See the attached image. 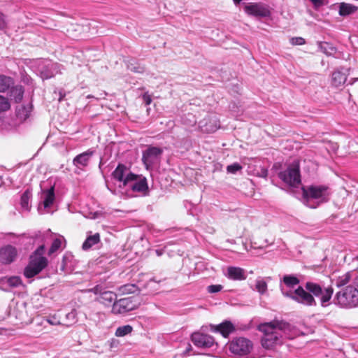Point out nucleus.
I'll list each match as a JSON object with an SVG mask.
<instances>
[{"label": "nucleus", "instance_id": "nucleus-25", "mask_svg": "<svg viewBox=\"0 0 358 358\" xmlns=\"http://www.w3.org/2000/svg\"><path fill=\"white\" fill-rule=\"evenodd\" d=\"M100 241V235L99 233H96L94 235L89 236L87 237L84 243H83L82 248L84 250H87L91 248L93 245L97 244Z\"/></svg>", "mask_w": 358, "mask_h": 358}, {"label": "nucleus", "instance_id": "nucleus-23", "mask_svg": "<svg viewBox=\"0 0 358 358\" xmlns=\"http://www.w3.org/2000/svg\"><path fill=\"white\" fill-rule=\"evenodd\" d=\"M31 105H21L16 108V116L20 121H24L27 120L31 111Z\"/></svg>", "mask_w": 358, "mask_h": 358}, {"label": "nucleus", "instance_id": "nucleus-50", "mask_svg": "<svg viewBox=\"0 0 358 358\" xmlns=\"http://www.w3.org/2000/svg\"><path fill=\"white\" fill-rule=\"evenodd\" d=\"M66 259H67V257L65 255L62 258V265H61V267H60V270L62 271H64V270H65Z\"/></svg>", "mask_w": 358, "mask_h": 358}, {"label": "nucleus", "instance_id": "nucleus-40", "mask_svg": "<svg viewBox=\"0 0 358 358\" xmlns=\"http://www.w3.org/2000/svg\"><path fill=\"white\" fill-rule=\"evenodd\" d=\"M223 287L221 285H211L208 286L207 291L209 293H217L222 289Z\"/></svg>", "mask_w": 358, "mask_h": 358}, {"label": "nucleus", "instance_id": "nucleus-42", "mask_svg": "<svg viewBox=\"0 0 358 358\" xmlns=\"http://www.w3.org/2000/svg\"><path fill=\"white\" fill-rule=\"evenodd\" d=\"M7 26V20L5 15L0 12V31L4 29Z\"/></svg>", "mask_w": 358, "mask_h": 358}, {"label": "nucleus", "instance_id": "nucleus-32", "mask_svg": "<svg viewBox=\"0 0 358 358\" xmlns=\"http://www.w3.org/2000/svg\"><path fill=\"white\" fill-rule=\"evenodd\" d=\"M283 282L289 287H294L299 283V280L294 275H285L283 277Z\"/></svg>", "mask_w": 358, "mask_h": 358}, {"label": "nucleus", "instance_id": "nucleus-53", "mask_svg": "<svg viewBox=\"0 0 358 358\" xmlns=\"http://www.w3.org/2000/svg\"><path fill=\"white\" fill-rule=\"evenodd\" d=\"M357 259H358V256H357Z\"/></svg>", "mask_w": 358, "mask_h": 358}, {"label": "nucleus", "instance_id": "nucleus-52", "mask_svg": "<svg viewBox=\"0 0 358 358\" xmlns=\"http://www.w3.org/2000/svg\"><path fill=\"white\" fill-rule=\"evenodd\" d=\"M243 0H233L235 5L239 4Z\"/></svg>", "mask_w": 358, "mask_h": 358}, {"label": "nucleus", "instance_id": "nucleus-43", "mask_svg": "<svg viewBox=\"0 0 358 358\" xmlns=\"http://www.w3.org/2000/svg\"><path fill=\"white\" fill-rule=\"evenodd\" d=\"M45 320H46V322L48 323H49L51 325H59V324H61V322H59V320H58L57 319V317L55 316H52V317H47L45 319Z\"/></svg>", "mask_w": 358, "mask_h": 358}, {"label": "nucleus", "instance_id": "nucleus-47", "mask_svg": "<svg viewBox=\"0 0 358 358\" xmlns=\"http://www.w3.org/2000/svg\"><path fill=\"white\" fill-rule=\"evenodd\" d=\"M315 7H320L324 5V0H311Z\"/></svg>", "mask_w": 358, "mask_h": 358}, {"label": "nucleus", "instance_id": "nucleus-34", "mask_svg": "<svg viewBox=\"0 0 358 358\" xmlns=\"http://www.w3.org/2000/svg\"><path fill=\"white\" fill-rule=\"evenodd\" d=\"M255 289L260 294H264L267 291V283L263 279H257Z\"/></svg>", "mask_w": 358, "mask_h": 358}, {"label": "nucleus", "instance_id": "nucleus-12", "mask_svg": "<svg viewBox=\"0 0 358 358\" xmlns=\"http://www.w3.org/2000/svg\"><path fill=\"white\" fill-rule=\"evenodd\" d=\"M137 303L133 297H126L117 300L113 303L111 312L115 315L124 314L137 308Z\"/></svg>", "mask_w": 358, "mask_h": 358}, {"label": "nucleus", "instance_id": "nucleus-41", "mask_svg": "<svg viewBox=\"0 0 358 358\" xmlns=\"http://www.w3.org/2000/svg\"><path fill=\"white\" fill-rule=\"evenodd\" d=\"M45 246L44 245H40L30 256H35L36 257H44Z\"/></svg>", "mask_w": 358, "mask_h": 358}, {"label": "nucleus", "instance_id": "nucleus-14", "mask_svg": "<svg viewBox=\"0 0 358 358\" xmlns=\"http://www.w3.org/2000/svg\"><path fill=\"white\" fill-rule=\"evenodd\" d=\"M191 340L195 346L201 349H208L214 345H217L212 336L200 332L193 333L191 336Z\"/></svg>", "mask_w": 358, "mask_h": 358}, {"label": "nucleus", "instance_id": "nucleus-22", "mask_svg": "<svg viewBox=\"0 0 358 358\" xmlns=\"http://www.w3.org/2000/svg\"><path fill=\"white\" fill-rule=\"evenodd\" d=\"M129 187L136 192H144L148 190V183L145 178H141L137 180V178L133 182H130L128 185Z\"/></svg>", "mask_w": 358, "mask_h": 358}, {"label": "nucleus", "instance_id": "nucleus-44", "mask_svg": "<svg viewBox=\"0 0 358 358\" xmlns=\"http://www.w3.org/2000/svg\"><path fill=\"white\" fill-rule=\"evenodd\" d=\"M291 41L293 45H303L306 42L305 39L302 37L292 38Z\"/></svg>", "mask_w": 358, "mask_h": 358}, {"label": "nucleus", "instance_id": "nucleus-48", "mask_svg": "<svg viewBox=\"0 0 358 358\" xmlns=\"http://www.w3.org/2000/svg\"><path fill=\"white\" fill-rule=\"evenodd\" d=\"M58 94H59V97H58V101L59 102H61L64 98L66 96V92L64 90H60L58 92Z\"/></svg>", "mask_w": 358, "mask_h": 358}, {"label": "nucleus", "instance_id": "nucleus-35", "mask_svg": "<svg viewBox=\"0 0 358 358\" xmlns=\"http://www.w3.org/2000/svg\"><path fill=\"white\" fill-rule=\"evenodd\" d=\"M62 238V237H59V238H56L54 239V241H52L51 246L48 250L49 255H51L52 254H53L54 252L57 251L61 248Z\"/></svg>", "mask_w": 358, "mask_h": 358}, {"label": "nucleus", "instance_id": "nucleus-11", "mask_svg": "<svg viewBox=\"0 0 358 358\" xmlns=\"http://www.w3.org/2000/svg\"><path fill=\"white\" fill-rule=\"evenodd\" d=\"M163 150L158 147L148 146L143 152L142 161L146 169L151 168L159 161Z\"/></svg>", "mask_w": 358, "mask_h": 358}, {"label": "nucleus", "instance_id": "nucleus-9", "mask_svg": "<svg viewBox=\"0 0 358 358\" xmlns=\"http://www.w3.org/2000/svg\"><path fill=\"white\" fill-rule=\"evenodd\" d=\"M244 11L248 15L257 18L269 17L271 15L270 6L263 2L245 3Z\"/></svg>", "mask_w": 358, "mask_h": 358}, {"label": "nucleus", "instance_id": "nucleus-39", "mask_svg": "<svg viewBox=\"0 0 358 358\" xmlns=\"http://www.w3.org/2000/svg\"><path fill=\"white\" fill-rule=\"evenodd\" d=\"M76 315L77 314L75 310H71V312L66 315V318L68 320L66 326L72 325L73 324L76 322Z\"/></svg>", "mask_w": 358, "mask_h": 358}, {"label": "nucleus", "instance_id": "nucleus-20", "mask_svg": "<svg viewBox=\"0 0 358 358\" xmlns=\"http://www.w3.org/2000/svg\"><path fill=\"white\" fill-rule=\"evenodd\" d=\"M227 276L233 280H243L246 278L243 268L235 266H229L227 268Z\"/></svg>", "mask_w": 358, "mask_h": 358}, {"label": "nucleus", "instance_id": "nucleus-1", "mask_svg": "<svg viewBox=\"0 0 358 358\" xmlns=\"http://www.w3.org/2000/svg\"><path fill=\"white\" fill-rule=\"evenodd\" d=\"M281 291L284 296L307 306H315L317 305L314 298L315 296L320 298V304L322 307H327L329 305V301L334 294V289L331 286L324 287L314 282H307L304 287L299 286L294 292H285L282 288Z\"/></svg>", "mask_w": 358, "mask_h": 358}, {"label": "nucleus", "instance_id": "nucleus-46", "mask_svg": "<svg viewBox=\"0 0 358 358\" xmlns=\"http://www.w3.org/2000/svg\"><path fill=\"white\" fill-rule=\"evenodd\" d=\"M143 100L146 106L150 105L152 102V99H151L150 96L149 94H148L147 93H145L143 95Z\"/></svg>", "mask_w": 358, "mask_h": 358}, {"label": "nucleus", "instance_id": "nucleus-54", "mask_svg": "<svg viewBox=\"0 0 358 358\" xmlns=\"http://www.w3.org/2000/svg\"><path fill=\"white\" fill-rule=\"evenodd\" d=\"M357 80H358V78Z\"/></svg>", "mask_w": 358, "mask_h": 358}, {"label": "nucleus", "instance_id": "nucleus-10", "mask_svg": "<svg viewBox=\"0 0 358 358\" xmlns=\"http://www.w3.org/2000/svg\"><path fill=\"white\" fill-rule=\"evenodd\" d=\"M112 176L116 180L122 182L120 187H124L129 185L130 182L135 180L138 176L131 173L126 165L119 164L116 169L112 173Z\"/></svg>", "mask_w": 358, "mask_h": 358}, {"label": "nucleus", "instance_id": "nucleus-36", "mask_svg": "<svg viewBox=\"0 0 358 358\" xmlns=\"http://www.w3.org/2000/svg\"><path fill=\"white\" fill-rule=\"evenodd\" d=\"M10 103L7 98L0 95V112H3L9 110Z\"/></svg>", "mask_w": 358, "mask_h": 358}, {"label": "nucleus", "instance_id": "nucleus-27", "mask_svg": "<svg viewBox=\"0 0 358 358\" xmlns=\"http://www.w3.org/2000/svg\"><path fill=\"white\" fill-rule=\"evenodd\" d=\"M319 48L320 50L327 56H333L337 51L336 47L327 42H320L319 44Z\"/></svg>", "mask_w": 358, "mask_h": 358}, {"label": "nucleus", "instance_id": "nucleus-7", "mask_svg": "<svg viewBox=\"0 0 358 358\" xmlns=\"http://www.w3.org/2000/svg\"><path fill=\"white\" fill-rule=\"evenodd\" d=\"M87 292H92L96 295L95 301L105 306H113V303L117 301V294L112 291L107 290L101 285H97L92 288L88 289Z\"/></svg>", "mask_w": 358, "mask_h": 358}, {"label": "nucleus", "instance_id": "nucleus-28", "mask_svg": "<svg viewBox=\"0 0 358 358\" xmlns=\"http://www.w3.org/2000/svg\"><path fill=\"white\" fill-rule=\"evenodd\" d=\"M2 282L10 287H17L22 284V280L19 276L5 278L2 280Z\"/></svg>", "mask_w": 358, "mask_h": 358}, {"label": "nucleus", "instance_id": "nucleus-8", "mask_svg": "<svg viewBox=\"0 0 358 358\" xmlns=\"http://www.w3.org/2000/svg\"><path fill=\"white\" fill-rule=\"evenodd\" d=\"M48 264V260L45 257L30 256L29 263L24 269V275L27 278H33L41 272Z\"/></svg>", "mask_w": 358, "mask_h": 358}, {"label": "nucleus", "instance_id": "nucleus-49", "mask_svg": "<svg viewBox=\"0 0 358 358\" xmlns=\"http://www.w3.org/2000/svg\"><path fill=\"white\" fill-rule=\"evenodd\" d=\"M259 176L262 178H266L268 176V170L266 169H262Z\"/></svg>", "mask_w": 358, "mask_h": 358}, {"label": "nucleus", "instance_id": "nucleus-24", "mask_svg": "<svg viewBox=\"0 0 358 358\" xmlns=\"http://www.w3.org/2000/svg\"><path fill=\"white\" fill-rule=\"evenodd\" d=\"M55 187L52 186L50 189L44 191L43 206L45 208L50 207L55 201Z\"/></svg>", "mask_w": 358, "mask_h": 358}, {"label": "nucleus", "instance_id": "nucleus-3", "mask_svg": "<svg viewBox=\"0 0 358 358\" xmlns=\"http://www.w3.org/2000/svg\"><path fill=\"white\" fill-rule=\"evenodd\" d=\"M302 192L303 203L310 208H315L328 202L331 194L329 186L325 185L303 187Z\"/></svg>", "mask_w": 358, "mask_h": 358}, {"label": "nucleus", "instance_id": "nucleus-5", "mask_svg": "<svg viewBox=\"0 0 358 358\" xmlns=\"http://www.w3.org/2000/svg\"><path fill=\"white\" fill-rule=\"evenodd\" d=\"M278 177L289 186L297 187L301 182L299 163L294 162L286 169L280 171Z\"/></svg>", "mask_w": 358, "mask_h": 358}, {"label": "nucleus", "instance_id": "nucleus-30", "mask_svg": "<svg viewBox=\"0 0 358 358\" xmlns=\"http://www.w3.org/2000/svg\"><path fill=\"white\" fill-rule=\"evenodd\" d=\"M31 197V192L28 189L24 191L20 198V205L23 209L29 210V200Z\"/></svg>", "mask_w": 358, "mask_h": 358}, {"label": "nucleus", "instance_id": "nucleus-13", "mask_svg": "<svg viewBox=\"0 0 358 358\" xmlns=\"http://www.w3.org/2000/svg\"><path fill=\"white\" fill-rule=\"evenodd\" d=\"M27 305L25 301H17L11 310L10 314L18 320L21 324H30L33 320L31 315L29 314Z\"/></svg>", "mask_w": 358, "mask_h": 358}, {"label": "nucleus", "instance_id": "nucleus-2", "mask_svg": "<svg viewBox=\"0 0 358 358\" xmlns=\"http://www.w3.org/2000/svg\"><path fill=\"white\" fill-rule=\"evenodd\" d=\"M257 329L264 334L261 343L267 350L282 345L285 338H289L288 331L290 330V324L283 321L273 320L262 323L258 325Z\"/></svg>", "mask_w": 358, "mask_h": 358}, {"label": "nucleus", "instance_id": "nucleus-19", "mask_svg": "<svg viewBox=\"0 0 358 358\" xmlns=\"http://www.w3.org/2000/svg\"><path fill=\"white\" fill-rule=\"evenodd\" d=\"M342 70L343 68L338 69L332 73L331 84L336 87L344 85L347 80V75Z\"/></svg>", "mask_w": 358, "mask_h": 358}, {"label": "nucleus", "instance_id": "nucleus-31", "mask_svg": "<svg viewBox=\"0 0 358 358\" xmlns=\"http://www.w3.org/2000/svg\"><path fill=\"white\" fill-rule=\"evenodd\" d=\"M133 331V327L129 325H124L119 327L115 331V336L117 337H122L129 334Z\"/></svg>", "mask_w": 358, "mask_h": 358}, {"label": "nucleus", "instance_id": "nucleus-4", "mask_svg": "<svg viewBox=\"0 0 358 358\" xmlns=\"http://www.w3.org/2000/svg\"><path fill=\"white\" fill-rule=\"evenodd\" d=\"M335 303L342 308H353L358 306V287L348 285L335 296Z\"/></svg>", "mask_w": 358, "mask_h": 358}, {"label": "nucleus", "instance_id": "nucleus-37", "mask_svg": "<svg viewBox=\"0 0 358 358\" xmlns=\"http://www.w3.org/2000/svg\"><path fill=\"white\" fill-rule=\"evenodd\" d=\"M243 169L242 166L236 162L227 166V171L229 173L235 174Z\"/></svg>", "mask_w": 358, "mask_h": 358}, {"label": "nucleus", "instance_id": "nucleus-6", "mask_svg": "<svg viewBox=\"0 0 358 358\" xmlns=\"http://www.w3.org/2000/svg\"><path fill=\"white\" fill-rule=\"evenodd\" d=\"M229 348L236 355L246 356L252 350L253 343L247 338L236 337L229 342Z\"/></svg>", "mask_w": 358, "mask_h": 358}, {"label": "nucleus", "instance_id": "nucleus-17", "mask_svg": "<svg viewBox=\"0 0 358 358\" xmlns=\"http://www.w3.org/2000/svg\"><path fill=\"white\" fill-rule=\"evenodd\" d=\"M17 250L15 247L8 245L0 250V261L5 264H10L17 257Z\"/></svg>", "mask_w": 358, "mask_h": 358}, {"label": "nucleus", "instance_id": "nucleus-29", "mask_svg": "<svg viewBox=\"0 0 358 358\" xmlns=\"http://www.w3.org/2000/svg\"><path fill=\"white\" fill-rule=\"evenodd\" d=\"M351 273L347 272L341 276L335 279V284L337 287H341L346 285L351 279Z\"/></svg>", "mask_w": 358, "mask_h": 358}, {"label": "nucleus", "instance_id": "nucleus-26", "mask_svg": "<svg viewBox=\"0 0 358 358\" xmlns=\"http://www.w3.org/2000/svg\"><path fill=\"white\" fill-rule=\"evenodd\" d=\"M24 87L22 85H16L10 89V96L13 98L16 103L20 102L23 99Z\"/></svg>", "mask_w": 358, "mask_h": 358}, {"label": "nucleus", "instance_id": "nucleus-16", "mask_svg": "<svg viewBox=\"0 0 358 358\" xmlns=\"http://www.w3.org/2000/svg\"><path fill=\"white\" fill-rule=\"evenodd\" d=\"M57 64L53 63L50 61H43L40 67V73L43 79H49L52 78L57 71Z\"/></svg>", "mask_w": 358, "mask_h": 358}, {"label": "nucleus", "instance_id": "nucleus-15", "mask_svg": "<svg viewBox=\"0 0 358 358\" xmlns=\"http://www.w3.org/2000/svg\"><path fill=\"white\" fill-rule=\"evenodd\" d=\"M210 329L213 332L220 333L224 338H228L236 331V327L231 321L224 320L217 325L210 324Z\"/></svg>", "mask_w": 358, "mask_h": 358}, {"label": "nucleus", "instance_id": "nucleus-33", "mask_svg": "<svg viewBox=\"0 0 358 358\" xmlns=\"http://www.w3.org/2000/svg\"><path fill=\"white\" fill-rule=\"evenodd\" d=\"M11 83V78L6 76H0V92H4L6 91Z\"/></svg>", "mask_w": 358, "mask_h": 358}, {"label": "nucleus", "instance_id": "nucleus-51", "mask_svg": "<svg viewBox=\"0 0 358 358\" xmlns=\"http://www.w3.org/2000/svg\"><path fill=\"white\" fill-rule=\"evenodd\" d=\"M155 252L157 256H161L163 254V251L160 250H156Z\"/></svg>", "mask_w": 358, "mask_h": 358}, {"label": "nucleus", "instance_id": "nucleus-18", "mask_svg": "<svg viewBox=\"0 0 358 358\" xmlns=\"http://www.w3.org/2000/svg\"><path fill=\"white\" fill-rule=\"evenodd\" d=\"M94 151L88 150L81 154L78 155L73 159V164L77 168L83 169L86 167L90 162L91 157L94 155Z\"/></svg>", "mask_w": 358, "mask_h": 358}, {"label": "nucleus", "instance_id": "nucleus-38", "mask_svg": "<svg viewBox=\"0 0 358 358\" xmlns=\"http://www.w3.org/2000/svg\"><path fill=\"white\" fill-rule=\"evenodd\" d=\"M138 291V287L134 284H128L122 287V292L127 294H133Z\"/></svg>", "mask_w": 358, "mask_h": 358}, {"label": "nucleus", "instance_id": "nucleus-21", "mask_svg": "<svg viewBox=\"0 0 358 358\" xmlns=\"http://www.w3.org/2000/svg\"><path fill=\"white\" fill-rule=\"evenodd\" d=\"M338 7V14L342 17H346L354 14L358 10L357 6L345 2L340 3Z\"/></svg>", "mask_w": 358, "mask_h": 358}, {"label": "nucleus", "instance_id": "nucleus-45", "mask_svg": "<svg viewBox=\"0 0 358 358\" xmlns=\"http://www.w3.org/2000/svg\"><path fill=\"white\" fill-rule=\"evenodd\" d=\"M129 69L135 73H142L145 71V68L141 66H135L129 67Z\"/></svg>", "mask_w": 358, "mask_h": 358}]
</instances>
